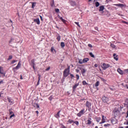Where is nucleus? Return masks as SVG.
Returning <instances> with one entry per match:
<instances>
[{"label":"nucleus","instance_id":"nucleus-15","mask_svg":"<svg viewBox=\"0 0 128 128\" xmlns=\"http://www.w3.org/2000/svg\"><path fill=\"white\" fill-rule=\"evenodd\" d=\"M117 72H118V74H124V72L122 70H120V68H118L117 70Z\"/></svg>","mask_w":128,"mask_h":128},{"label":"nucleus","instance_id":"nucleus-61","mask_svg":"<svg viewBox=\"0 0 128 128\" xmlns=\"http://www.w3.org/2000/svg\"><path fill=\"white\" fill-rule=\"evenodd\" d=\"M125 72H126V74H128V69L125 70Z\"/></svg>","mask_w":128,"mask_h":128},{"label":"nucleus","instance_id":"nucleus-20","mask_svg":"<svg viewBox=\"0 0 128 128\" xmlns=\"http://www.w3.org/2000/svg\"><path fill=\"white\" fill-rule=\"evenodd\" d=\"M60 110L58 111V113L55 115V117L56 118H60Z\"/></svg>","mask_w":128,"mask_h":128},{"label":"nucleus","instance_id":"nucleus-24","mask_svg":"<svg viewBox=\"0 0 128 128\" xmlns=\"http://www.w3.org/2000/svg\"><path fill=\"white\" fill-rule=\"evenodd\" d=\"M34 108H40V105H38V103H34Z\"/></svg>","mask_w":128,"mask_h":128},{"label":"nucleus","instance_id":"nucleus-7","mask_svg":"<svg viewBox=\"0 0 128 128\" xmlns=\"http://www.w3.org/2000/svg\"><path fill=\"white\" fill-rule=\"evenodd\" d=\"M114 6H120V8H121L122 10H123L124 8H126V5L122 4H115Z\"/></svg>","mask_w":128,"mask_h":128},{"label":"nucleus","instance_id":"nucleus-16","mask_svg":"<svg viewBox=\"0 0 128 128\" xmlns=\"http://www.w3.org/2000/svg\"><path fill=\"white\" fill-rule=\"evenodd\" d=\"M82 60L83 64H86V62H88L90 60V59L88 58H84Z\"/></svg>","mask_w":128,"mask_h":128},{"label":"nucleus","instance_id":"nucleus-58","mask_svg":"<svg viewBox=\"0 0 128 128\" xmlns=\"http://www.w3.org/2000/svg\"><path fill=\"white\" fill-rule=\"evenodd\" d=\"M32 68L34 70H36V68H34V66H32Z\"/></svg>","mask_w":128,"mask_h":128},{"label":"nucleus","instance_id":"nucleus-42","mask_svg":"<svg viewBox=\"0 0 128 128\" xmlns=\"http://www.w3.org/2000/svg\"><path fill=\"white\" fill-rule=\"evenodd\" d=\"M74 24L78 26L79 28H80V23L78 22H74Z\"/></svg>","mask_w":128,"mask_h":128},{"label":"nucleus","instance_id":"nucleus-57","mask_svg":"<svg viewBox=\"0 0 128 128\" xmlns=\"http://www.w3.org/2000/svg\"><path fill=\"white\" fill-rule=\"evenodd\" d=\"M4 84V80L0 81V84Z\"/></svg>","mask_w":128,"mask_h":128},{"label":"nucleus","instance_id":"nucleus-17","mask_svg":"<svg viewBox=\"0 0 128 128\" xmlns=\"http://www.w3.org/2000/svg\"><path fill=\"white\" fill-rule=\"evenodd\" d=\"M38 81L36 84V86H38L40 84V74H38Z\"/></svg>","mask_w":128,"mask_h":128},{"label":"nucleus","instance_id":"nucleus-9","mask_svg":"<svg viewBox=\"0 0 128 128\" xmlns=\"http://www.w3.org/2000/svg\"><path fill=\"white\" fill-rule=\"evenodd\" d=\"M102 100L104 102V104H108V102L109 99L108 98L104 96L102 98Z\"/></svg>","mask_w":128,"mask_h":128},{"label":"nucleus","instance_id":"nucleus-54","mask_svg":"<svg viewBox=\"0 0 128 128\" xmlns=\"http://www.w3.org/2000/svg\"><path fill=\"white\" fill-rule=\"evenodd\" d=\"M76 72H80V70H78V69H76Z\"/></svg>","mask_w":128,"mask_h":128},{"label":"nucleus","instance_id":"nucleus-26","mask_svg":"<svg viewBox=\"0 0 128 128\" xmlns=\"http://www.w3.org/2000/svg\"><path fill=\"white\" fill-rule=\"evenodd\" d=\"M31 65H32V66H36V64L34 63V59H32L31 60Z\"/></svg>","mask_w":128,"mask_h":128},{"label":"nucleus","instance_id":"nucleus-27","mask_svg":"<svg viewBox=\"0 0 128 128\" xmlns=\"http://www.w3.org/2000/svg\"><path fill=\"white\" fill-rule=\"evenodd\" d=\"M56 40L58 42H60V34H58Z\"/></svg>","mask_w":128,"mask_h":128},{"label":"nucleus","instance_id":"nucleus-1","mask_svg":"<svg viewBox=\"0 0 128 128\" xmlns=\"http://www.w3.org/2000/svg\"><path fill=\"white\" fill-rule=\"evenodd\" d=\"M70 66H68V68L64 70L63 72V76L64 78H67V76H68V74H70Z\"/></svg>","mask_w":128,"mask_h":128},{"label":"nucleus","instance_id":"nucleus-12","mask_svg":"<svg viewBox=\"0 0 128 128\" xmlns=\"http://www.w3.org/2000/svg\"><path fill=\"white\" fill-rule=\"evenodd\" d=\"M111 122L112 124H116V122H118V120L116 119V118H111Z\"/></svg>","mask_w":128,"mask_h":128},{"label":"nucleus","instance_id":"nucleus-30","mask_svg":"<svg viewBox=\"0 0 128 128\" xmlns=\"http://www.w3.org/2000/svg\"><path fill=\"white\" fill-rule=\"evenodd\" d=\"M60 46L62 48H64V46H66V44H64V42H61L60 43Z\"/></svg>","mask_w":128,"mask_h":128},{"label":"nucleus","instance_id":"nucleus-8","mask_svg":"<svg viewBox=\"0 0 128 128\" xmlns=\"http://www.w3.org/2000/svg\"><path fill=\"white\" fill-rule=\"evenodd\" d=\"M79 68L81 70V73L82 76H84V74H86V69L82 68Z\"/></svg>","mask_w":128,"mask_h":128},{"label":"nucleus","instance_id":"nucleus-39","mask_svg":"<svg viewBox=\"0 0 128 128\" xmlns=\"http://www.w3.org/2000/svg\"><path fill=\"white\" fill-rule=\"evenodd\" d=\"M51 6H54V0H52L51 4H50Z\"/></svg>","mask_w":128,"mask_h":128},{"label":"nucleus","instance_id":"nucleus-38","mask_svg":"<svg viewBox=\"0 0 128 128\" xmlns=\"http://www.w3.org/2000/svg\"><path fill=\"white\" fill-rule=\"evenodd\" d=\"M89 54L91 58H94V55L92 54V52H90Z\"/></svg>","mask_w":128,"mask_h":128},{"label":"nucleus","instance_id":"nucleus-21","mask_svg":"<svg viewBox=\"0 0 128 128\" xmlns=\"http://www.w3.org/2000/svg\"><path fill=\"white\" fill-rule=\"evenodd\" d=\"M95 118L97 122H100V120H102V118L100 117H96Z\"/></svg>","mask_w":128,"mask_h":128},{"label":"nucleus","instance_id":"nucleus-19","mask_svg":"<svg viewBox=\"0 0 128 128\" xmlns=\"http://www.w3.org/2000/svg\"><path fill=\"white\" fill-rule=\"evenodd\" d=\"M86 124H92V119L90 118L88 120L87 122L86 123Z\"/></svg>","mask_w":128,"mask_h":128},{"label":"nucleus","instance_id":"nucleus-43","mask_svg":"<svg viewBox=\"0 0 128 128\" xmlns=\"http://www.w3.org/2000/svg\"><path fill=\"white\" fill-rule=\"evenodd\" d=\"M76 78L77 80H80V76L78 74H76Z\"/></svg>","mask_w":128,"mask_h":128},{"label":"nucleus","instance_id":"nucleus-45","mask_svg":"<svg viewBox=\"0 0 128 128\" xmlns=\"http://www.w3.org/2000/svg\"><path fill=\"white\" fill-rule=\"evenodd\" d=\"M48 100H52V95L50 96L48 98Z\"/></svg>","mask_w":128,"mask_h":128},{"label":"nucleus","instance_id":"nucleus-28","mask_svg":"<svg viewBox=\"0 0 128 128\" xmlns=\"http://www.w3.org/2000/svg\"><path fill=\"white\" fill-rule=\"evenodd\" d=\"M9 112H10V114H14V111H13L12 108L9 110Z\"/></svg>","mask_w":128,"mask_h":128},{"label":"nucleus","instance_id":"nucleus-3","mask_svg":"<svg viewBox=\"0 0 128 128\" xmlns=\"http://www.w3.org/2000/svg\"><path fill=\"white\" fill-rule=\"evenodd\" d=\"M85 106L86 108H88V110L90 112V110H92V102L86 101V103L85 104Z\"/></svg>","mask_w":128,"mask_h":128},{"label":"nucleus","instance_id":"nucleus-18","mask_svg":"<svg viewBox=\"0 0 128 128\" xmlns=\"http://www.w3.org/2000/svg\"><path fill=\"white\" fill-rule=\"evenodd\" d=\"M104 10V6H100L99 12H102Z\"/></svg>","mask_w":128,"mask_h":128},{"label":"nucleus","instance_id":"nucleus-47","mask_svg":"<svg viewBox=\"0 0 128 128\" xmlns=\"http://www.w3.org/2000/svg\"><path fill=\"white\" fill-rule=\"evenodd\" d=\"M100 78L101 80H102V82H106V80H104V78L100 77Z\"/></svg>","mask_w":128,"mask_h":128},{"label":"nucleus","instance_id":"nucleus-41","mask_svg":"<svg viewBox=\"0 0 128 128\" xmlns=\"http://www.w3.org/2000/svg\"><path fill=\"white\" fill-rule=\"evenodd\" d=\"M12 58V56L10 55L8 59V60H10Z\"/></svg>","mask_w":128,"mask_h":128},{"label":"nucleus","instance_id":"nucleus-44","mask_svg":"<svg viewBox=\"0 0 128 128\" xmlns=\"http://www.w3.org/2000/svg\"><path fill=\"white\" fill-rule=\"evenodd\" d=\"M18 62V60H13L11 62V64H14V62Z\"/></svg>","mask_w":128,"mask_h":128},{"label":"nucleus","instance_id":"nucleus-31","mask_svg":"<svg viewBox=\"0 0 128 128\" xmlns=\"http://www.w3.org/2000/svg\"><path fill=\"white\" fill-rule=\"evenodd\" d=\"M78 64H84L83 60L82 59L78 60Z\"/></svg>","mask_w":128,"mask_h":128},{"label":"nucleus","instance_id":"nucleus-63","mask_svg":"<svg viewBox=\"0 0 128 128\" xmlns=\"http://www.w3.org/2000/svg\"><path fill=\"white\" fill-rule=\"evenodd\" d=\"M116 54H113V56L114 58V57H116Z\"/></svg>","mask_w":128,"mask_h":128},{"label":"nucleus","instance_id":"nucleus-32","mask_svg":"<svg viewBox=\"0 0 128 128\" xmlns=\"http://www.w3.org/2000/svg\"><path fill=\"white\" fill-rule=\"evenodd\" d=\"M95 6H96V8H98V6H100V2H95Z\"/></svg>","mask_w":128,"mask_h":128},{"label":"nucleus","instance_id":"nucleus-14","mask_svg":"<svg viewBox=\"0 0 128 128\" xmlns=\"http://www.w3.org/2000/svg\"><path fill=\"white\" fill-rule=\"evenodd\" d=\"M34 22H36L37 24H40V18H38L34 19Z\"/></svg>","mask_w":128,"mask_h":128},{"label":"nucleus","instance_id":"nucleus-13","mask_svg":"<svg viewBox=\"0 0 128 128\" xmlns=\"http://www.w3.org/2000/svg\"><path fill=\"white\" fill-rule=\"evenodd\" d=\"M58 18H60V20H62V22H64V24H66V20L62 18V17H61L60 16V15H58Z\"/></svg>","mask_w":128,"mask_h":128},{"label":"nucleus","instance_id":"nucleus-23","mask_svg":"<svg viewBox=\"0 0 128 128\" xmlns=\"http://www.w3.org/2000/svg\"><path fill=\"white\" fill-rule=\"evenodd\" d=\"M32 8H34V6H36V2H32Z\"/></svg>","mask_w":128,"mask_h":128},{"label":"nucleus","instance_id":"nucleus-49","mask_svg":"<svg viewBox=\"0 0 128 128\" xmlns=\"http://www.w3.org/2000/svg\"><path fill=\"white\" fill-rule=\"evenodd\" d=\"M114 60H118V56L114 57Z\"/></svg>","mask_w":128,"mask_h":128},{"label":"nucleus","instance_id":"nucleus-52","mask_svg":"<svg viewBox=\"0 0 128 128\" xmlns=\"http://www.w3.org/2000/svg\"><path fill=\"white\" fill-rule=\"evenodd\" d=\"M88 46H89V48H92V44H88Z\"/></svg>","mask_w":128,"mask_h":128},{"label":"nucleus","instance_id":"nucleus-53","mask_svg":"<svg viewBox=\"0 0 128 128\" xmlns=\"http://www.w3.org/2000/svg\"><path fill=\"white\" fill-rule=\"evenodd\" d=\"M50 70V67H48V68L46 69V70L48 72V70Z\"/></svg>","mask_w":128,"mask_h":128},{"label":"nucleus","instance_id":"nucleus-62","mask_svg":"<svg viewBox=\"0 0 128 128\" xmlns=\"http://www.w3.org/2000/svg\"><path fill=\"white\" fill-rule=\"evenodd\" d=\"M22 79H23L22 76V75H20V80H22Z\"/></svg>","mask_w":128,"mask_h":128},{"label":"nucleus","instance_id":"nucleus-5","mask_svg":"<svg viewBox=\"0 0 128 128\" xmlns=\"http://www.w3.org/2000/svg\"><path fill=\"white\" fill-rule=\"evenodd\" d=\"M21 66H22V64H20V62H19L18 63V65L16 67L13 68L12 70H14V72H16V70H18V68H20Z\"/></svg>","mask_w":128,"mask_h":128},{"label":"nucleus","instance_id":"nucleus-56","mask_svg":"<svg viewBox=\"0 0 128 128\" xmlns=\"http://www.w3.org/2000/svg\"><path fill=\"white\" fill-rule=\"evenodd\" d=\"M94 28H95L96 30H98V28L95 27Z\"/></svg>","mask_w":128,"mask_h":128},{"label":"nucleus","instance_id":"nucleus-51","mask_svg":"<svg viewBox=\"0 0 128 128\" xmlns=\"http://www.w3.org/2000/svg\"><path fill=\"white\" fill-rule=\"evenodd\" d=\"M70 76L71 78H74V74H70Z\"/></svg>","mask_w":128,"mask_h":128},{"label":"nucleus","instance_id":"nucleus-64","mask_svg":"<svg viewBox=\"0 0 128 128\" xmlns=\"http://www.w3.org/2000/svg\"><path fill=\"white\" fill-rule=\"evenodd\" d=\"M126 116H128V110L127 111V114H126Z\"/></svg>","mask_w":128,"mask_h":128},{"label":"nucleus","instance_id":"nucleus-34","mask_svg":"<svg viewBox=\"0 0 128 128\" xmlns=\"http://www.w3.org/2000/svg\"><path fill=\"white\" fill-rule=\"evenodd\" d=\"M8 102L10 103V104H12L13 102L12 100V99H10V98H8Z\"/></svg>","mask_w":128,"mask_h":128},{"label":"nucleus","instance_id":"nucleus-46","mask_svg":"<svg viewBox=\"0 0 128 128\" xmlns=\"http://www.w3.org/2000/svg\"><path fill=\"white\" fill-rule=\"evenodd\" d=\"M56 12H60V9L58 8H56L55 9Z\"/></svg>","mask_w":128,"mask_h":128},{"label":"nucleus","instance_id":"nucleus-6","mask_svg":"<svg viewBox=\"0 0 128 128\" xmlns=\"http://www.w3.org/2000/svg\"><path fill=\"white\" fill-rule=\"evenodd\" d=\"M0 74H2L3 78L6 76V72H4V68L2 66H0Z\"/></svg>","mask_w":128,"mask_h":128},{"label":"nucleus","instance_id":"nucleus-40","mask_svg":"<svg viewBox=\"0 0 128 128\" xmlns=\"http://www.w3.org/2000/svg\"><path fill=\"white\" fill-rule=\"evenodd\" d=\"M110 126V124H104V128H108V126Z\"/></svg>","mask_w":128,"mask_h":128},{"label":"nucleus","instance_id":"nucleus-4","mask_svg":"<svg viewBox=\"0 0 128 128\" xmlns=\"http://www.w3.org/2000/svg\"><path fill=\"white\" fill-rule=\"evenodd\" d=\"M86 114V110L84 108H82L78 114H77L76 116H78V118H80V116H83V114Z\"/></svg>","mask_w":128,"mask_h":128},{"label":"nucleus","instance_id":"nucleus-35","mask_svg":"<svg viewBox=\"0 0 128 128\" xmlns=\"http://www.w3.org/2000/svg\"><path fill=\"white\" fill-rule=\"evenodd\" d=\"M82 84L83 86L88 85V83L86 82V80H83L82 82Z\"/></svg>","mask_w":128,"mask_h":128},{"label":"nucleus","instance_id":"nucleus-36","mask_svg":"<svg viewBox=\"0 0 128 128\" xmlns=\"http://www.w3.org/2000/svg\"><path fill=\"white\" fill-rule=\"evenodd\" d=\"M110 46L111 48H116V45L114 44H110Z\"/></svg>","mask_w":128,"mask_h":128},{"label":"nucleus","instance_id":"nucleus-29","mask_svg":"<svg viewBox=\"0 0 128 128\" xmlns=\"http://www.w3.org/2000/svg\"><path fill=\"white\" fill-rule=\"evenodd\" d=\"M50 52H56V50H54V46L51 48Z\"/></svg>","mask_w":128,"mask_h":128},{"label":"nucleus","instance_id":"nucleus-55","mask_svg":"<svg viewBox=\"0 0 128 128\" xmlns=\"http://www.w3.org/2000/svg\"><path fill=\"white\" fill-rule=\"evenodd\" d=\"M40 16L41 20H44V19H42V16Z\"/></svg>","mask_w":128,"mask_h":128},{"label":"nucleus","instance_id":"nucleus-60","mask_svg":"<svg viewBox=\"0 0 128 128\" xmlns=\"http://www.w3.org/2000/svg\"><path fill=\"white\" fill-rule=\"evenodd\" d=\"M94 66L95 68H98V64H95L94 65Z\"/></svg>","mask_w":128,"mask_h":128},{"label":"nucleus","instance_id":"nucleus-59","mask_svg":"<svg viewBox=\"0 0 128 128\" xmlns=\"http://www.w3.org/2000/svg\"><path fill=\"white\" fill-rule=\"evenodd\" d=\"M67 94L68 96H70V92H67Z\"/></svg>","mask_w":128,"mask_h":128},{"label":"nucleus","instance_id":"nucleus-2","mask_svg":"<svg viewBox=\"0 0 128 128\" xmlns=\"http://www.w3.org/2000/svg\"><path fill=\"white\" fill-rule=\"evenodd\" d=\"M101 66L102 70H106L108 68H112V66H110V64L104 62L102 64Z\"/></svg>","mask_w":128,"mask_h":128},{"label":"nucleus","instance_id":"nucleus-11","mask_svg":"<svg viewBox=\"0 0 128 128\" xmlns=\"http://www.w3.org/2000/svg\"><path fill=\"white\" fill-rule=\"evenodd\" d=\"M79 84H76L72 86V92H76V90Z\"/></svg>","mask_w":128,"mask_h":128},{"label":"nucleus","instance_id":"nucleus-50","mask_svg":"<svg viewBox=\"0 0 128 128\" xmlns=\"http://www.w3.org/2000/svg\"><path fill=\"white\" fill-rule=\"evenodd\" d=\"M122 22H123V24H128V22L126 21H122Z\"/></svg>","mask_w":128,"mask_h":128},{"label":"nucleus","instance_id":"nucleus-22","mask_svg":"<svg viewBox=\"0 0 128 128\" xmlns=\"http://www.w3.org/2000/svg\"><path fill=\"white\" fill-rule=\"evenodd\" d=\"M71 6H76V2H74V1H72L70 2Z\"/></svg>","mask_w":128,"mask_h":128},{"label":"nucleus","instance_id":"nucleus-10","mask_svg":"<svg viewBox=\"0 0 128 128\" xmlns=\"http://www.w3.org/2000/svg\"><path fill=\"white\" fill-rule=\"evenodd\" d=\"M102 121L99 123L100 124H104V122H106V117L102 115Z\"/></svg>","mask_w":128,"mask_h":128},{"label":"nucleus","instance_id":"nucleus-33","mask_svg":"<svg viewBox=\"0 0 128 128\" xmlns=\"http://www.w3.org/2000/svg\"><path fill=\"white\" fill-rule=\"evenodd\" d=\"M98 86H100V82L97 81L95 84V86H96V87Z\"/></svg>","mask_w":128,"mask_h":128},{"label":"nucleus","instance_id":"nucleus-25","mask_svg":"<svg viewBox=\"0 0 128 128\" xmlns=\"http://www.w3.org/2000/svg\"><path fill=\"white\" fill-rule=\"evenodd\" d=\"M74 120H72L70 119H69L68 121V124H74Z\"/></svg>","mask_w":128,"mask_h":128},{"label":"nucleus","instance_id":"nucleus-48","mask_svg":"<svg viewBox=\"0 0 128 128\" xmlns=\"http://www.w3.org/2000/svg\"><path fill=\"white\" fill-rule=\"evenodd\" d=\"M14 114H11V116H10V118H14Z\"/></svg>","mask_w":128,"mask_h":128},{"label":"nucleus","instance_id":"nucleus-37","mask_svg":"<svg viewBox=\"0 0 128 128\" xmlns=\"http://www.w3.org/2000/svg\"><path fill=\"white\" fill-rule=\"evenodd\" d=\"M74 124H76V126H78V124H80V123L78 122V121H74Z\"/></svg>","mask_w":128,"mask_h":128}]
</instances>
